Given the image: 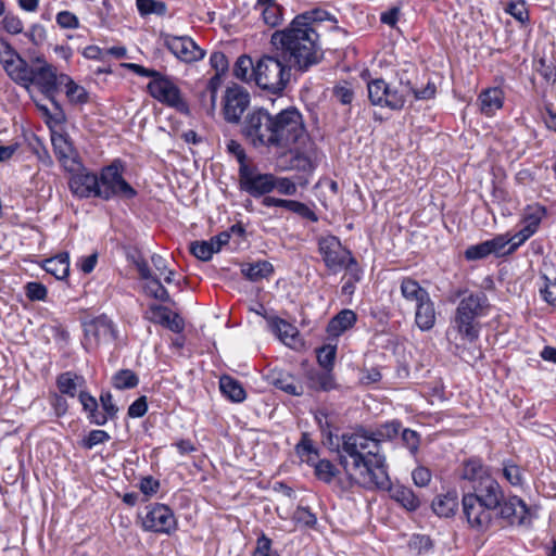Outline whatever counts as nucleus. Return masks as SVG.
Returning <instances> with one entry per match:
<instances>
[{"label": "nucleus", "mask_w": 556, "mask_h": 556, "mask_svg": "<svg viewBox=\"0 0 556 556\" xmlns=\"http://www.w3.org/2000/svg\"><path fill=\"white\" fill-rule=\"evenodd\" d=\"M402 428L393 419L372 430H358L342 435L338 451L340 464L345 470L349 486L357 484L365 489L386 488L389 484L386 455L381 444L395 439Z\"/></svg>", "instance_id": "f257e3e1"}, {"label": "nucleus", "mask_w": 556, "mask_h": 556, "mask_svg": "<svg viewBox=\"0 0 556 556\" xmlns=\"http://www.w3.org/2000/svg\"><path fill=\"white\" fill-rule=\"evenodd\" d=\"M240 131L252 148L267 152L304 146L308 139L303 115L295 106L275 114L254 108L243 117Z\"/></svg>", "instance_id": "f03ea898"}, {"label": "nucleus", "mask_w": 556, "mask_h": 556, "mask_svg": "<svg viewBox=\"0 0 556 556\" xmlns=\"http://www.w3.org/2000/svg\"><path fill=\"white\" fill-rule=\"evenodd\" d=\"M463 515L466 521H491L493 513L502 519L510 521H526L538 519V510L529 507L517 495L503 497L502 489L473 490L463 494Z\"/></svg>", "instance_id": "7ed1b4c3"}, {"label": "nucleus", "mask_w": 556, "mask_h": 556, "mask_svg": "<svg viewBox=\"0 0 556 556\" xmlns=\"http://www.w3.org/2000/svg\"><path fill=\"white\" fill-rule=\"evenodd\" d=\"M270 42L301 72L318 64L324 55L317 28L301 23L295 25L294 18L286 29L276 30Z\"/></svg>", "instance_id": "20e7f679"}, {"label": "nucleus", "mask_w": 556, "mask_h": 556, "mask_svg": "<svg viewBox=\"0 0 556 556\" xmlns=\"http://www.w3.org/2000/svg\"><path fill=\"white\" fill-rule=\"evenodd\" d=\"M456 294L462 299L455 309L451 327L463 341L472 343L480 336L481 325L479 319L489 314L490 302L483 291L467 292L459 290Z\"/></svg>", "instance_id": "39448f33"}, {"label": "nucleus", "mask_w": 556, "mask_h": 556, "mask_svg": "<svg viewBox=\"0 0 556 556\" xmlns=\"http://www.w3.org/2000/svg\"><path fill=\"white\" fill-rule=\"evenodd\" d=\"M290 66L276 55H263L253 67V80L263 90L278 94L290 80Z\"/></svg>", "instance_id": "423d86ee"}, {"label": "nucleus", "mask_w": 556, "mask_h": 556, "mask_svg": "<svg viewBox=\"0 0 556 556\" xmlns=\"http://www.w3.org/2000/svg\"><path fill=\"white\" fill-rule=\"evenodd\" d=\"M410 90L413 85L403 78H400L399 87L392 86L382 78H375L367 83L370 103L391 111H401L404 108Z\"/></svg>", "instance_id": "0eeeda50"}, {"label": "nucleus", "mask_w": 556, "mask_h": 556, "mask_svg": "<svg viewBox=\"0 0 556 556\" xmlns=\"http://www.w3.org/2000/svg\"><path fill=\"white\" fill-rule=\"evenodd\" d=\"M124 164L121 160H114L104 166L99 174L98 199L110 201L114 198L134 199L137 191L124 179Z\"/></svg>", "instance_id": "6e6552de"}, {"label": "nucleus", "mask_w": 556, "mask_h": 556, "mask_svg": "<svg viewBox=\"0 0 556 556\" xmlns=\"http://www.w3.org/2000/svg\"><path fill=\"white\" fill-rule=\"evenodd\" d=\"M149 94L162 104L175 109L179 113L189 114V105L179 87L166 76L164 79L150 80L147 86Z\"/></svg>", "instance_id": "1a4fd4ad"}, {"label": "nucleus", "mask_w": 556, "mask_h": 556, "mask_svg": "<svg viewBox=\"0 0 556 556\" xmlns=\"http://www.w3.org/2000/svg\"><path fill=\"white\" fill-rule=\"evenodd\" d=\"M318 252L325 266L333 274L343 270L348 261L354 262L352 252L342 245L338 237L332 235L318 239Z\"/></svg>", "instance_id": "9d476101"}, {"label": "nucleus", "mask_w": 556, "mask_h": 556, "mask_svg": "<svg viewBox=\"0 0 556 556\" xmlns=\"http://www.w3.org/2000/svg\"><path fill=\"white\" fill-rule=\"evenodd\" d=\"M459 479L471 483L473 490H489V486L502 489L498 482L492 478L490 468L477 456L469 457L462 463Z\"/></svg>", "instance_id": "9b49d317"}, {"label": "nucleus", "mask_w": 556, "mask_h": 556, "mask_svg": "<svg viewBox=\"0 0 556 556\" xmlns=\"http://www.w3.org/2000/svg\"><path fill=\"white\" fill-rule=\"evenodd\" d=\"M239 184L240 189L253 198L264 197L275 190L274 174L258 173L253 166H244L239 170Z\"/></svg>", "instance_id": "f8f14e48"}, {"label": "nucleus", "mask_w": 556, "mask_h": 556, "mask_svg": "<svg viewBox=\"0 0 556 556\" xmlns=\"http://www.w3.org/2000/svg\"><path fill=\"white\" fill-rule=\"evenodd\" d=\"M164 46L181 62L193 63L204 59L206 52L189 36L163 35Z\"/></svg>", "instance_id": "ddd939ff"}, {"label": "nucleus", "mask_w": 556, "mask_h": 556, "mask_svg": "<svg viewBox=\"0 0 556 556\" xmlns=\"http://www.w3.org/2000/svg\"><path fill=\"white\" fill-rule=\"evenodd\" d=\"M71 174L68 187L74 197L78 199L98 198L99 175L87 169L80 161V167L66 170Z\"/></svg>", "instance_id": "4468645a"}, {"label": "nucleus", "mask_w": 556, "mask_h": 556, "mask_svg": "<svg viewBox=\"0 0 556 556\" xmlns=\"http://www.w3.org/2000/svg\"><path fill=\"white\" fill-rule=\"evenodd\" d=\"M83 345L87 351L93 350L102 343L116 339V330L112 320L105 316L98 317L85 325Z\"/></svg>", "instance_id": "2eb2a0df"}, {"label": "nucleus", "mask_w": 556, "mask_h": 556, "mask_svg": "<svg viewBox=\"0 0 556 556\" xmlns=\"http://www.w3.org/2000/svg\"><path fill=\"white\" fill-rule=\"evenodd\" d=\"M34 63L36 65H33L30 74L31 85L37 86L47 98L52 99L60 86L56 68L39 56L34 60Z\"/></svg>", "instance_id": "dca6fc26"}, {"label": "nucleus", "mask_w": 556, "mask_h": 556, "mask_svg": "<svg viewBox=\"0 0 556 556\" xmlns=\"http://www.w3.org/2000/svg\"><path fill=\"white\" fill-rule=\"evenodd\" d=\"M224 116L228 123H239L250 104V94L242 88H228L224 98Z\"/></svg>", "instance_id": "f3484780"}, {"label": "nucleus", "mask_w": 556, "mask_h": 556, "mask_svg": "<svg viewBox=\"0 0 556 556\" xmlns=\"http://www.w3.org/2000/svg\"><path fill=\"white\" fill-rule=\"evenodd\" d=\"M51 142L55 156L65 170H75L80 167V159L67 135L52 132Z\"/></svg>", "instance_id": "a211bd4d"}, {"label": "nucleus", "mask_w": 556, "mask_h": 556, "mask_svg": "<svg viewBox=\"0 0 556 556\" xmlns=\"http://www.w3.org/2000/svg\"><path fill=\"white\" fill-rule=\"evenodd\" d=\"M147 314L150 321L162 325L173 332L179 333L185 328L184 319L179 314L172 312L166 306L152 304L149 306Z\"/></svg>", "instance_id": "6ab92c4d"}, {"label": "nucleus", "mask_w": 556, "mask_h": 556, "mask_svg": "<svg viewBox=\"0 0 556 556\" xmlns=\"http://www.w3.org/2000/svg\"><path fill=\"white\" fill-rule=\"evenodd\" d=\"M432 511L439 518H452L458 511V492L450 489L445 493L438 494L431 503Z\"/></svg>", "instance_id": "aec40b11"}, {"label": "nucleus", "mask_w": 556, "mask_h": 556, "mask_svg": "<svg viewBox=\"0 0 556 556\" xmlns=\"http://www.w3.org/2000/svg\"><path fill=\"white\" fill-rule=\"evenodd\" d=\"M505 93L500 87H490L482 90L478 96L480 112L488 116H494L503 108Z\"/></svg>", "instance_id": "412c9836"}, {"label": "nucleus", "mask_w": 556, "mask_h": 556, "mask_svg": "<svg viewBox=\"0 0 556 556\" xmlns=\"http://www.w3.org/2000/svg\"><path fill=\"white\" fill-rule=\"evenodd\" d=\"M379 490H388L390 497L401 504L405 509L415 511L420 506L419 498L415 495L412 489L400 483L389 484L386 488H378Z\"/></svg>", "instance_id": "4be33fe9"}, {"label": "nucleus", "mask_w": 556, "mask_h": 556, "mask_svg": "<svg viewBox=\"0 0 556 556\" xmlns=\"http://www.w3.org/2000/svg\"><path fill=\"white\" fill-rule=\"evenodd\" d=\"M357 321V315L354 311L344 308L334 315L327 325V333L331 338H339L349 329L353 328Z\"/></svg>", "instance_id": "5701e85b"}, {"label": "nucleus", "mask_w": 556, "mask_h": 556, "mask_svg": "<svg viewBox=\"0 0 556 556\" xmlns=\"http://www.w3.org/2000/svg\"><path fill=\"white\" fill-rule=\"evenodd\" d=\"M435 320L434 302L430 296L415 305V324L421 331L431 330L435 325Z\"/></svg>", "instance_id": "b1692460"}, {"label": "nucleus", "mask_w": 556, "mask_h": 556, "mask_svg": "<svg viewBox=\"0 0 556 556\" xmlns=\"http://www.w3.org/2000/svg\"><path fill=\"white\" fill-rule=\"evenodd\" d=\"M85 386V378L73 371L62 372L56 378V387L59 392L70 397L79 395L80 390H84Z\"/></svg>", "instance_id": "393cba45"}, {"label": "nucleus", "mask_w": 556, "mask_h": 556, "mask_svg": "<svg viewBox=\"0 0 556 556\" xmlns=\"http://www.w3.org/2000/svg\"><path fill=\"white\" fill-rule=\"evenodd\" d=\"M271 383L287 394L300 396L304 393L303 386L290 372L274 370L270 375Z\"/></svg>", "instance_id": "a878e982"}, {"label": "nucleus", "mask_w": 556, "mask_h": 556, "mask_svg": "<svg viewBox=\"0 0 556 556\" xmlns=\"http://www.w3.org/2000/svg\"><path fill=\"white\" fill-rule=\"evenodd\" d=\"M307 384L308 388L314 391L329 392L338 389V383L336 382L331 370L327 369L324 371L314 369L309 370L307 372Z\"/></svg>", "instance_id": "bb28decb"}, {"label": "nucleus", "mask_w": 556, "mask_h": 556, "mask_svg": "<svg viewBox=\"0 0 556 556\" xmlns=\"http://www.w3.org/2000/svg\"><path fill=\"white\" fill-rule=\"evenodd\" d=\"M255 10L260 12L264 23L270 27H275L282 21L283 9L274 0H257Z\"/></svg>", "instance_id": "cd10ccee"}, {"label": "nucleus", "mask_w": 556, "mask_h": 556, "mask_svg": "<svg viewBox=\"0 0 556 556\" xmlns=\"http://www.w3.org/2000/svg\"><path fill=\"white\" fill-rule=\"evenodd\" d=\"M400 289L402 296L406 301L414 302L415 305L430 296L429 292L422 288L418 281L409 277H405L401 280Z\"/></svg>", "instance_id": "c85d7f7f"}, {"label": "nucleus", "mask_w": 556, "mask_h": 556, "mask_svg": "<svg viewBox=\"0 0 556 556\" xmlns=\"http://www.w3.org/2000/svg\"><path fill=\"white\" fill-rule=\"evenodd\" d=\"M219 389L228 400L235 403H241L247 397V393L242 384L235 378L227 375L220 377Z\"/></svg>", "instance_id": "c756f323"}, {"label": "nucleus", "mask_w": 556, "mask_h": 556, "mask_svg": "<svg viewBox=\"0 0 556 556\" xmlns=\"http://www.w3.org/2000/svg\"><path fill=\"white\" fill-rule=\"evenodd\" d=\"M4 71L17 85L27 89L31 86L30 74L33 73V65H29L23 58H21V64L14 62L12 66H8Z\"/></svg>", "instance_id": "7c9ffc66"}, {"label": "nucleus", "mask_w": 556, "mask_h": 556, "mask_svg": "<svg viewBox=\"0 0 556 556\" xmlns=\"http://www.w3.org/2000/svg\"><path fill=\"white\" fill-rule=\"evenodd\" d=\"M60 86L65 87V93L68 101L73 104H85L88 102V92L76 84L68 75L60 74Z\"/></svg>", "instance_id": "2f4dec72"}, {"label": "nucleus", "mask_w": 556, "mask_h": 556, "mask_svg": "<svg viewBox=\"0 0 556 556\" xmlns=\"http://www.w3.org/2000/svg\"><path fill=\"white\" fill-rule=\"evenodd\" d=\"M295 25L305 24L307 27H315L318 29V25L321 22L329 21L331 24L336 25L338 23L334 15L321 9H314L311 11H306L294 17Z\"/></svg>", "instance_id": "473e14b6"}, {"label": "nucleus", "mask_w": 556, "mask_h": 556, "mask_svg": "<svg viewBox=\"0 0 556 556\" xmlns=\"http://www.w3.org/2000/svg\"><path fill=\"white\" fill-rule=\"evenodd\" d=\"M295 452L300 459L309 466L318 459V450L306 432L302 433L300 442L295 445Z\"/></svg>", "instance_id": "72a5a7b5"}, {"label": "nucleus", "mask_w": 556, "mask_h": 556, "mask_svg": "<svg viewBox=\"0 0 556 556\" xmlns=\"http://www.w3.org/2000/svg\"><path fill=\"white\" fill-rule=\"evenodd\" d=\"M241 271L249 280L258 281L268 278L274 273V267L267 261H258L243 265Z\"/></svg>", "instance_id": "f704fd0d"}, {"label": "nucleus", "mask_w": 556, "mask_h": 556, "mask_svg": "<svg viewBox=\"0 0 556 556\" xmlns=\"http://www.w3.org/2000/svg\"><path fill=\"white\" fill-rule=\"evenodd\" d=\"M269 329L278 336V338L286 344H290L289 341L293 340L296 333L295 328L288 321L271 316L267 318Z\"/></svg>", "instance_id": "c9c22d12"}, {"label": "nucleus", "mask_w": 556, "mask_h": 556, "mask_svg": "<svg viewBox=\"0 0 556 556\" xmlns=\"http://www.w3.org/2000/svg\"><path fill=\"white\" fill-rule=\"evenodd\" d=\"M46 270L58 279H63L68 276L70 261L66 254H60L55 257L46 261Z\"/></svg>", "instance_id": "e433bc0d"}, {"label": "nucleus", "mask_w": 556, "mask_h": 556, "mask_svg": "<svg viewBox=\"0 0 556 556\" xmlns=\"http://www.w3.org/2000/svg\"><path fill=\"white\" fill-rule=\"evenodd\" d=\"M139 377L130 369H121L112 377V384L117 390L136 388Z\"/></svg>", "instance_id": "4c0bfd02"}, {"label": "nucleus", "mask_w": 556, "mask_h": 556, "mask_svg": "<svg viewBox=\"0 0 556 556\" xmlns=\"http://www.w3.org/2000/svg\"><path fill=\"white\" fill-rule=\"evenodd\" d=\"M253 61L248 55H241L237 59L233 66V76L244 83L253 80Z\"/></svg>", "instance_id": "58836bf2"}, {"label": "nucleus", "mask_w": 556, "mask_h": 556, "mask_svg": "<svg viewBox=\"0 0 556 556\" xmlns=\"http://www.w3.org/2000/svg\"><path fill=\"white\" fill-rule=\"evenodd\" d=\"M136 5L140 15L146 16L155 14L163 16L167 12V5L163 1L159 0H136Z\"/></svg>", "instance_id": "ea45409f"}, {"label": "nucleus", "mask_w": 556, "mask_h": 556, "mask_svg": "<svg viewBox=\"0 0 556 556\" xmlns=\"http://www.w3.org/2000/svg\"><path fill=\"white\" fill-rule=\"evenodd\" d=\"M312 467H314L315 476L326 483H330L338 473L336 466L328 459H317Z\"/></svg>", "instance_id": "a19ab883"}, {"label": "nucleus", "mask_w": 556, "mask_h": 556, "mask_svg": "<svg viewBox=\"0 0 556 556\" xmlns=\"http://www.w3.org/2000/svg\"><path fill=\"white\" fill-rule=\"evenodd\" d=\"M190 252L200 261H210L217 253L214 244L210 240L193 241L190 243Z\"/></svg>", "instance_id": "79ce46f5"}, {"label": "nucleus", "mask_w": 556, "mask_h": 556, "mask_svg": "<svg viewBox=\"0 0 556 556\" xmlns=\"http://www.w3.org/2000/svg\"><path fill=\"white\" fill-rule=\"evenodd\" d=\"M504 11L522 25L529 22V11L525 0H511L507 2Z\"/></svg>", "instance_id": "37998d69"}, {"label": "nucleus", "mask_w": 556, "mask_h": 556, "mask_svg": "<svg viewBox=\"0 0 556 556\" xmlns=\"http://www.w3.org/2000/svg\"><path fill=\"white\" fill-rule=\"evenodd\" d=\"M318 364L327 370H331L337 355V344H325L316 350Z\"/></svg>", "instance_id": "c03bdc74"}, {"label": "nucleus", "mask_w": 556, "mask_h": 556, "mask_svg": "<svg viewBox=\"0 0 556 556\" xmlns=\"http://www.w3.org/2000/svg\"><path fill=\"white\" fill-rule=\"evenodd\" d=\"M146 293L155 300L162 301V302H169L170 296L166 288L161 283L159 278L151 277L150 279H147V283L144 286Z\"/></svg>", "instance_id": "a18cd8bd"}, {"label": "nucleus", "mask_w": 556, "mask_h": 556, "mask_svg": "<svg viewBox=\"0 0 556 556\" xmlns=\"http://www.w3.org/2000/svg\"><path fill=\"white\" fill-rule=\"evenodd\" d=\"M503 476L513 486H521L523 484L522 470L511 460L503 463Z\"/></svg>", "instance_id": "49530a36"}, {"label": "nucleus", "mask_w": 556, "mask_h": 556, "mask_svg": "<svg viewBox=\"0 0 556 556\" xmlns=\"http://www.w3.org/2000/svg\"><path fill=\"white\" fill-rule=\"evenodd\" d=\"M285 208L313 223L318 220L316 213L300 201L287 200Z\"/></svg>", "instance_id": "de8ad7c7"}, {"label": "nucleus", "mask_w": 556, "mask_h": 556, "mask_svg": "<svg viewBox=\"0 0 556 556\" xmlns=\"http://www.w3.org/2000/svg\"><path fill=\"white\" fill-rule=\"evenodd\" d=\"M543 213H544V210L539 207L535 212L529 213L525 216L523 227L521 228V230L529 238L532 237L538 231V228L541 224Z\"/></svg>", "instance_id": "09e8293b"}, {"label": "nucleus", "mask_w": 556, "mask_h": 556, "mask_svg": "<svg viewBox=\"0 0 556 556\" xmlns=\"http://www.w3.org/2000/svg\"><path fill=\"white\" fill-rule=\"evenodd\" d=\"M210 64L216 71V75L210 80V85H213L214 80H217L219 75L228 70L229 64L226 55L220 51L211 53Z\"/></svg>", "instance_id": "8fccbe9b"}, {"label": "nucleus", "mask_w": 556, "mask_h": 556, "mask_svg": "<svg viewBox=\"0 0 556 556\" xmlns=\"http://www.w3.org/2000/svg\"><path fill=\"white\" fill-rule=\"evenodd\" d=\"M110 434L104 430H91L88 435L83 439L81 446L86 450H91L96 445L110 441Z\"/></svg>", "instance_id": "3c124183"}, {"label": "nucleus", "mask_w": 556, "mask_h": 556, "mask_svg": "<svg viewBox=\"0 0 556 556\" xmlns=\"http://www.w3.org/2000/svg\"><path fill=\"white\" fill-rule=\"evenodd\" d=\"M543 286L540 288V293L543 300L556 307V279H549L547 276H543Z\"/></svg>", "instance_id": "603ef678"}, {"label": "nucleus", "mask_w": 556, "mask_h": 556, "mask_svg": "<svg viewBox=\"0 0 556 556\" xmlns=\"http://www.w3.org/2000/svg\"><path fill=\"white\" fill-rule=\"evenodd\" d=\"M2 27L10 35H18L23 33L24 25L17 15L8 13L2 18Z\"/></svg>", "instance_id": "864d4df0"}, {"label": "nucleus", "mask_w": 556, "mask_h": 556, "mask_svg": "<svg viewBox=\"0 0 556 556\" xmlns=\"http://www.w3.org/2000/svg\"><path fill=\"white\" fill-rule=\"evenodd\" d=\"M227 151L237 159L239 163V170H242L244 166H250L247 163L245 150L240 142L237 140H229L227 142Z\"/></svg>", "instance_id": "5fc2aeb1"}, {"label": "nucleus", "mask_w": 556, "mask_h": 556, "mask_svg": "<svg viewBox=\"0 0 556 556\" xmlns=\"http://www.w3.org/2000/svg\"><path fill=\"white\" fill-rule=\"evenodd\" d=\"M490 254L491 253L486 241H483L475 245H470L465 251V257L468 261L482 260L489 256Z\"/></svg>", "instance_id": "6e6d98bb"}, {"label": "nucleus", "mask_w": 556, "mask_h": 556, "mask_svg": "<svg viewBox=\"0 0 556 556\" xmlns=\"http://www.w3.org/2000/svg\"><path fill=\"white\" fill-rule=\"evenodd\" d=\"M25 293L30 301H45L48 291L42 283L31 281L25 286Z\"/></svg>", "instance_id": "4d7b16f0"}, {"label": "nucleus", "mask_w": 556, "mask_h": 556, "mask_svg": "<svg viewBox=\"0 0 556 556\" xmlns=\"http://www.w3.org/2000/svg\"><path fill=\"white\" fill-rule=\"evenodd\" d=\"M173 514L168 506L164 504H154L148 513V521H168Z\"/></svg>", "instance_id": "13d9d810"}, {"label": "nucleus", "mask_w": 556, "mask_h": 556, "mask_svg": "<svg viewBox=\"0 0 556 556\" xmlns=\"http://www.w3.org/2000/svg\"><path fill=\"white\" fill-rule=\"evenodd\" d=\"M408 547L418 554L427 552L432 547L431 539L424 534H414L408 542Z\"/></svg>", "instance_id": "bf43d9fd"}, {"label": "nucleus", "mask_w": 556, "mask_h": 556, "mask_svg": "<svg viewBox=\"0 0 556 556\" xmlns=\"http://www.w3.org/2000/svg\"><path fill=\"white\" fill-rule=\"evenodd\" d=\"M402 441L404 445L409 450L412 455H415L419 450L420 437L417 431L412 429H404L402 431Z\"/></svg>", "instance_id": "052dcab7"}, {"label": "nucleus", "mask_w": 556, "mask_h": 556, "mask_svg": "<svg viewBox=\"0 0 556 556\" xmlns=\"http://www.w3.org/2000/svg\"><path fill=\"white\" fill-rule=\"evenodd\" d=\"M509 242L510 240H508V237L504 235H500L491 240H486L490 253L495 254L497 256L509 254L507 250H505L507 245L509 247Z\"/></svg>", "instance_id": "680f3d73"}, {"label": "nucleus", "mask_w": 556, "mask_h": 556, "mask_svg": "<svg viewBox=\"0 0 556 556\" xmlns=\"http://www.w3.org/2000/svg\"><path fill=\"white\" fill-rule=\"evenodd\" d=\"M56 23L61 28L75 29L79 27L78 17L70 11H61L56 14Z\"/></svg>", "instance_id": "e2e57ef3"}, {"label": "nucleus", "mask_w": 556, "mask_h": 556, "mask_svg": "<svg viewBox=\"0 0 556 556\" xmlns=\"http://www.w3.org/2000/svg\"><path fill=\"white\" fill-rule=\"evenodd\" d=\"M274 185L275 189L281 194L285 195H293L296 193V185L290 178L287 177H276L274 175Z\"/></svg>", "instance_id": "0e129e2a"}, {"label": "nucleus", "mask_w": 556, "mask_h": 556, "mask_svg": "<svg viewBox=\"0 0 556 556\" xmlns=\"http://www.w3.org/2000/svg\"><path fill=\"white\" fill-rule=\"evenodd\" d=\"M432 478L430 469L424 466H418L412 471V479L415 485L419 488L427 486Z\"/></svg>", "instance_id": "69168bd1"}, {"label": "nucleus", "mask_w": 556, "mask_h": 556, "mask_svg": "<svg viewBox=\"0 0 556 556\" xmlns=\"http://www.w3.org/2000/svg\"><path fill=\"white\" fill-rule=\"evenodd\" d=\"M334 98L342 104H351L354 99L353 89L349 84L338 85L333 88Z\"/></svg>", "instance_id": "338daca9"}, {"label": "nucleus", "mask_w": 556, "mask_h": 556, "mask_svg": "<svg viewBox=\"0 0 556 556\" xmlns=\"http://www.w3.org/2000/svg\"><path fill=\"white\" fill-rule=\"evenodd\" d=\"M252 556H279L276 552L271 551V540L265 534H262L256 542V548Z\"/></svg>", "instance_id": "774afa93"}]
</instances>
